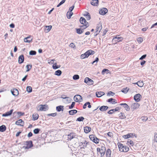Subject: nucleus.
Instances as JSON below:
<instances>
[{
  "label": "nucleus",
  "instance_id": "nucleus-40",
  "mask_svg": "<svg viewBox=\"0 0 157 157\" xmlns=\"http://www.w3.org/2000/svg\"><path fill=\"white\" fill-rule=\"evenodd\" d=\"M45 30L47 31V32H49L52 29V26L51 25L46 26H45Z\"/></svg>",
  "mask_w": 157,
  "mask_h": 157
},
{
  "label": "nucleus",
  "instance_id": "nucleus-27",
  "mask_svg": "<svg viewBox=\"0 0 157 157\" xmlns=\"http://www.w3.org/2000/svg\"><path fill=\"white\" fill-rule=\"evenodd\" d=\"M111 151L109 149H108L106 152V157H111Z\"/></svg>",
  "mask_w": 157,
  "mask_h": 157
},
{
  "label": "nucleus",
  "instance_id": "nucleus-32",
  "mask_svg": "<svg viewBox=\"0 0 157 157\" xmlns=\"http://www.w3.org/2000/svg\"><path fill=\"white\" fill-rule=\"evenodd\" d=\"M77 112V111L75 109L71 110H70L69 111V114L70 115H74V114H75Z\"/></svg>",
  "mask_w": 157,
  "mask_h": 157
},
{
  "label": "nucleus",
  "instance_id": "nucleus-5",
  "mask_svg": "<svg viewBox=\"0 0 157 157\" xmlns=\"http://www.w3.org/2000/svg\"><path fill=\"white\" fill-rule=\"evenodd\" d=\"M74 100L76 102H80L82 101V97L79 94H76L74 96Z\"/></svg>",
  "mask_w": 157,
  "mask_h": 157
},
{
  "label": "nucleus",
  "instance_id": "nucleus-25",
  "mask_svg": "<svg viewBox=\"0 0 157 157\" xmlns=\"http://www.w3.org/2000/svg\"><path fill=\"white\" fill-rule=\"evenodd\" d=\"M96 96L97 97L100 98L105 94V93L103 92H96Z\"/></svg>",
  "mask_w": 157,
  "mask_h": 157
},
{
  "label": "nucleus",
  "instance_id": "nucleus-16",
  "mask_svg": "<svg viewBox=\"0 0 157 157\" xmlns=\"http://www.w3.org/2000/svg\"><path fill=\"white\" fill-rule=\"evenodd\" d=\"M24 61V56L23 55H21L19 56L18 57V62L19 64L22 63Z\"/></svg>",
  "mask_w": 157,
  "mask_h": 157
},
{
  "label": "nucleus",
  "instance_id": "nucleus-38",
  "mask_svg": "<svg viewBox=\"0 0 157 157\" xmlns=\"http://www.w3.org/2000/svg\"><path fill=\"white\" fill-rule=\"evenodd\" d=\"M30 38V37H28L26 38H25L24 39V41L26 43H30L32 41V39H31L30 40H28V39Z\"/></svg>",
  "mask_w": 157,
  "mask_h": 157
},
{
  "label": "nucleus",
  "instance_id": "nucleus-41",
  "mask_svg": "<svg viewBox=\"0 0 157 157\" xmlns=\"http://www.w3.org/2000/svg\"><path fill=\"white\" fill-rule=\"evenodd\" d=\"M40 131V129L39 128H35L33 130V132L35 134H37L39 133Z\"/></svg>",
  "mask_w": 157,
  "mask_h": 157
},
{
  "label": "nucleus",
  "instance_id": "nucleus-62",
  "mask_svg": "<svg viewBox=\"0 0 157 157\" xmlns=\"http://www.w3.org/2000/svg\"><path fill=\"white\" fill-rule=\"evenodd\" d=\"M75 7L74 5H73L71 7H70L69 9V10L70 12H72V11L74 9Z\"/></svg>",
  "mask_w": 157,
  "mask_h": 157
},
{
  "label": "nucleus",
  "instance_id": "nucleus-48",
  "mask_svg": "<svg viewBox=\"0 0 157 157\" xmlns=\"http://www.w3.org/2000/svg\"><path fill=\"white\" fill-rule=\"evenodd\" d=\"M84 119V118L83 117H80L77 119L76 121H82Z\"/></svg>",
  "mask_w": 157,
  "mask_h": 157
},
{
  "label": "nucleus",
  "instance_id": "nucleus-10",
  "mask_svg": "<svg viewBox=\"0 0 157 157\" xmlns=\"http://www.w3.org/2000/svg\"><path fill=\"white\" fill-rule=\"evenodd\" d=\"M76 136L77 135L76 133L74 132H71L68 135V138L70 140H71L73 138H76Z\"/></svg>",
  "mask_w": 157,
  "mask_h": 157
},
{
  "label": "nucleus",
  "instance_id": "nucleus-1",
  "mask_svg": "<svg viewBox=\"0 0 157 157\" xmlns=\"http://www.w3.org/2000/svg\"><path fill=\"white\" fill-rule=\"evenodd\" d=\"M118 147L119 151L121 152H127L129 150L128 147L126 146H124V145L121 144L120 145H118Z\"/></svg>",
  "mask_w": 157,
  "mask_h": 157
},
{
  "label": "nucleus",
  "instance_id": "nucleus-55",
  "mask_svg": "<svg viewBox=\"0 0 157 157\" xmlns=\"http://www.w3.org/2000/svg\"><path fill=\"white\" fill-rule=\"evenodd\" d=\"M66 0H62L57 6V7H59L63 4L65 2Z\"/></svg>",
  "mask_w": 157,
  "mask_h": 157
},
{
  "label": "nucleus",
  "instance_id": "nucleus-24",
  "mask_svg": "<svg viewBox=\"0 0 157 157\" xmlns=\"http://www.w3.org/2000/svg\"><path fill=\"white\" fill-rule=\"evenodd\" d=\"M80 21L81 24L83 25H86V24H87V22L86 20L82 17L80 18Z\"/></svg>",
  "mask_w": 157,
  "mask_h": 157
},
{
  "label": "nucleus",
  "instance_id": "nucleus-13",
  "mask_svg": "<svg viewBox=\"0 0 157 157\" xmlns=\"http://www.w3.org/2000/svg\"><path fill=\"white\" fill-rule=\"evenodd\" d=\"M140 105L138 103L136 102L132 104L131 105V108L133 110L135 109H138L139 106Z\"/></svg>",
  "mask_w": 157,
  "mask_h": 157
},
{
  "label": "nucleus",
  "instance_id": "nucleus-46",
  "mask_svg": "<svg viewBox=\"0 0 157 157\" xmlns=\"http://www.w3.org/2000/svg\"><path fill=\"white\" fill-rule=\"evenodd\" d=\"M137 41L139 43H141L143 41V39L142 37H139L137 39Z\"/></svg>",
  "mask_w": 157,
  "mask_h": 157
},
{
  "label": "nucleus",
  "instance_id": "nucleus-20",
  "mask_svg": "<svg viewBox=\"0 0 157 157\" xmlns=\"http://www.w3.org/2000/svg\"><path fill=\"white\" fill-rule=\"evenodd\" d=\"M98 0H92L91 2V4L94 6H97L98 4Z\"/></svg>",
  "mask_w": 157,
  "mask_h": 157
},
{
  "label": "nucleus",
  "instance_id": "nucleus-23",
  "mask_svg": "<svg viewBox=\"0 0 157 157\" xmlns=\"http://www.w3.org/2000/svg\"><path fill=\"white\" fill-rule=\"evenodd\" d=\"M123 39V38L120 37H115L113 38V40H114L116 42H119L122 41Z\"/></svg>",
  "mask_w": 157,
  "mask_h": 157
},
{
  "label": "nucleus",
  "instance_id": "nucleus-30",
  "mask_svg": "<svg viewBox=\"0 0 157 157\" xmlns=\"http://www.w3.org/2000/svg\"><path fill=\"white\" fill-rule=\"evenodd\" d=\"M63 106L62 105H59L56 107V110L58 112H60L61 111H63Z\"/></svg>",
  "mask_w": 157,
  "mask_h": 157
},
{
  "label": "nucleus",
  "instance_id": "nucleus-56",
  "mask_svg": "<svg viewBox=\"0 0 157 157\" xmlns=\"http://www.w3.org/2000/svg\"><path fill=\"white\" fill-rule=\"evenodd\" d=\"M75 104V102H73L72 103L71 105L69 106V108L70 109H72L73 108V107H74Z\"/></svg>",
  "mask_w": 157,
  "mask_h": 157
},
{
  "label": "nucleus",
  "instance_id": "nucleus-63",
  "mask_svg": "<svg viewBox=\"0 0 157 157\" xmlns=\"http://www.w3.org/2000/svg\"><path fill=\"white\" fill-rule=\"evenodd\" d=\"M146 56V55H144L142 56L140 58V60H142L144 59Z\"/></svg>",
  "mask_w": 157,
  "mask_h": 157
},
{
  "label": "nucleus",
  "instance_id": "nucleus-54",
  "mask_svg": "<svg viewBox=\"0 0 157 157\" xmlns=\"http://www.w3.org/2000/svg\"><path fill=\"white\" fill-rule=\"evenodd\" d=\"M57 113H52L50 114H47V116H51L53 117H54L56 116L57 115Z\"/></svg>",
  "mask_w": 157,
  "mask_h": 157
},
{
  "label": "nucleus",
  "instance_id": "nucleus-3",
  "mask_svg": "<svg viewBox=\"0 0 157 157\" xmlns=\"http://www.w3.org/2000/svg\"><path fill=\"white\" fill-rule=\"evenodd\" d=\"M89 138L90 140L95 144H98L99 142V140L93 134L90 135L89 136Z\"/></svg>",
  "mask_w": 157,
  "mask_h": 157
},
{
  "label": "nucleus",
  "instance_id": "nucleus-36",
  "mask_svg": "<svg viewBox=\"0 0 157 157\" xmlns=\"http://www.w3.org/2000/svg\"><path fill=\"white\" fill-rule=\"evenodd\" d=\"M76 33L78 34H81L83 32V30H82L81 29H76Z\"/></svg>",
  "mask_w": 157,
  "mask_h": 157
},
{
  "label": "nucleus",
  "instance_id": "nucleus-14",
  "mask_svg": "<svg viewBox=\"0 0 157 157\" xmlns=\"http://www.w3.org/2000/svg\"><path fill=\"white\" fill-rule=\"evenodd\" d=\"M13 109H11L9 111L5 113L2 114V116L3 117H6L9 116L11 115L13 111Z\"/></svg>",
  "mask_w": 157,
  "mask_h": 157
},
{
  "label": "nucleus",
  "instance_id": "nucleus-52",
  "mask_svg": "<svg viewBox=\"0 0 157 157\" xmlns=\"http://www.w3.org/2000/svg\"><path fill=\"white\" fill-rule=\"evenodd\" d=\"M115 93H113L112 91H109L107 93V96H113L115 94Z\"/></svg>",
  "mask_w": 157,
  "mask_h": 157
},
{
  "label": "nucleus",
  "instance_id": "nucleus-28",
  "mask_svg": "<svg viewBox=\"0 0 157 157\" xmlns=\"http://www.w3.org/2000/svg\"><path fill=\"white\" fill-rule=\"evenodd\" d=\"M107 101L112 104H115L117 103V102L115 101V99L112 98L108 99Z\"/></svg>",
  "mask_w": 157,
  "mask_h": 157
},
{
  "label": "nucleus",
  "instance_id": "nucleus-15",
  "mask_svg": "<svg viewBox=\"0 0 157 157\" xmlns=\"http://www.w3.org/2000/svg\"><path fill=\"white\" fill-rule=\"evenodd\" d=\"M134 136L136 137H137L136 135L134 134ZM123 137L125 139H128L129 137H133V133H129L127 135H124L123 136Z\"/></svg>",
  "mask_w": 157,
  "mask_h": 157
},
{
  "label": "nucleus",
  "instance_id": "nucleus-34",
  "mask_svg": "<svg viewBox=\"0 0 157 157\" xmlns=\"http://www.w3.org/2000/svg\"><path fill=\"white\" fill-rule=\"evenodd\" d=\"M129 89L128 88L126 87L122 89L121 91L124 94H126L129 90Z\"/></svg>",
  "mask_w": 157,
  "mask_h": 157
},
{
  "label": "nucleus",
  "instance_id": "nucleus-29",
  "mask_svg": "<svg viewBox=\"0 0 157 157\" xmlns=\"http://www.w3.org/2000/svg\"><path fill=\"white\" fill-rule=\"evenodd\" d=\"M32 117L33 118V121L37 120L39 117V115L37 113H34L32 115Z\"/></svg>",
  "mask_w": 157,
  "mask_h": 157
},
{
  "label": "nucleus",
  "instance_id": "nucleus-43",
  "mask_svg": "<svg viewBox=\"0 0 157 157\" xmlns=\"http://www.w3.org/2000/svg\"><path fill=\"white\" fill-rule=\"evenodd\" d=\"M26 90L29 93H30L32 91V88L30 86H28L26 88Z\"/></svg>",
  "mask_w": 157,
  "mask_h": 157
},
{
  "label": "nucleus",
  "instance_id": "nucleus-18",
  "mask_svg": "<svg viewBox=\"0 0 157 157\" xmlns=\"http://www.w3.org/2000/svg\"><path fill=\"white\" fill-rule=\"evenodd\" d=\"M88 144V142L85 141L84 142H80L79 143V145L80 146H83L82 147H81V148L84 149L87 146V144Z\"/></svg>",
  "mask_w": 157,
  "mask_h": 157
},
{
  "label": "nucleus",
  "instance_id": "nucleus-45",
  "mask_svg": "<svg viewBox=\"0 0 157 157\" xmlns=\"http://www.w3.org/2000/svg\"><path fill=\"white\" fill-rule=\"evenodd\" d=\"M123 107L125 108L127 111H129V110L130 108L127 104H125L123 106Z\"/></svg>",
  "mask_w": 157,
  "mask_h": 157
},
{
  "label": "nucleus",
  "instance_id": "nucleus-53",
  "mask_svg": "<svg viewBox=\"0 0 157 157\" xmlns=\"http://www.w3.org/2000/svg\"><path fill=\"white\" fill-rule=\"evenodd\" d=\"M108 71H109V70L108 69H104L102 70L101 73H102V74L104 75V74H105V73L107 74L108 73Z\"/></svg>",
  "mask_w": 157,
  "mask_h": 157
},
{
  "label": "nucleus",
  "instance_id": "nucleus-44",
  "mask_svg": "<svg viewBox=\"0 0 157 157\" xmlns=\"http://www.w3.org/2000/svg\"><path fill=\"white\" fill-rule=\"evenodd\" d=\"M89 26V25L88 24V22H87V24H86V25H82L81 26V27L82 28L83 30V29H85L87 28V27H88Z\"/></svg>",
  "mask_w": 157,
  "mask_h": 157
},
{
  "label": "nucleus",
  "instance_id": "nucleus-8",
  "mask_svg": "<svg viewBox=\"0 0 157 157\" xmlns=\"http://www.w3.org/2000/svg\"><path fill=\"white\" fill-rule=\"evenodd\" d=\"M11 92L12 95L15 96H17L19 94L18 90L16 88H14L13 90H11Z\"/></svg>",
  "mask_w": 157,
  "mask_h": 157
},
{
  "label": "nucleus",
  "instance_id": "nucleus-26",
  "mask_svg": "<svg viewBox=\"0 0 157 157\" xmlns=\"http://www.w3.org/2000/svg\"><path fill=\"white\" fill-rule=\"evenodd\" d=\"M91 130V127L88 126H86L84 128V132L86 133H88L90 132Z\"/></svg>",
  "mask_w": 157,
  "mask_h": 157
},
{
  "label": "nucleus",
  "instance_id": "nucleus-35",
  "mask_svg": "<svg viewBox=\"0 0 157 157\" xmlns=\"http://www.w3.org/2000/svg\"><path fill=\"white\" fill-rule=\"evenodd\" d=\"M61 71L59 70L56 71L55 73V75L58 76H60L61 75Z\"/></svg>",
  "mask_w": 157,
  "mask_h": 157
},
{
  "label": "nucleus",
  "instance_id": "nucleus-51",
  "mask_svg": "<svg viewBox=\"0 0 157 157\" xmlns=\"http://www.w3.org/2000/svg\"><path fill=\"white\" fill-rule=\"evenodd\" d=\"M141 119L143 121H146L148 119L147 117L146 116H143L141 117Z\"/></svg>",
  "mask_w": 157,
  "mask_h": 157
},
{
  "label": "nucleus",
  "instance_id": "nucleus-12",
  "mask_svg": "<svg viewBox=\"0 0 157 157\" xmlns=\"http://www.w3.org/2000/svg\"><path fill=\"white\" fill-rule=\"evenodd\" d=\"M105 147L104 146H101V151L100 153L101 154V157L103 156L105 154Z\"/></svg>",
  "mask_w": 157,
  "mask_h": 157
},
{
  "label": "nucleus",
  "instance_id": "nucleus-64",
  "mask_svg": "<svg viewBox=\"0 0 157 157\" xmlns=\"http://www.w3.org/2000/svg\"><path fill=\"white\" fill-rule=\"evenodd\" d=\"M28 77V75H26L22 79V80L23 81H25L26 80V79L27 78V77Z\"/></svg>",
  "mask_w": 157,
  "mask_h": 157
},
{
  "label": "nucleus",
  "instance_id": "nucleus-21",
  "mask_svg": "<svg viewBox=\"0 0 157 157\" xmlns=\"http://www.w3.org/2000/svg\"><path fill=\"white\" fill-rule=\"evenodd\" d=\"M95 53V52L92 50H89L86 52V54L87 55L88 57L90 55H93Z\"/></svg>",
  "mask_w": 157,
  "mask_h": 157
},
{
  "label": "nucleus",
  "instance_id": "nucleus-33",
  "mask_svg": "<svg viewBox=\"0 0 157 157\" xmlns=\"http://www.w3.org/2000/svg\"><path fill=\"white\" fill-rule=\"evenodd\" d=\"M119 117L121 119H124L126 118V117L124 114L122 113H121L119 114Z\"/></svg>",
  "mask_w": 157,
  "mask_h": 157
},
{
  "label": "nucleus",
  "instance_id": "nucleus-17",
  "mask_svg": "<svg viewBox=\"0 0 157 157\" xmlns=\"http://www.w3.org/2000/svg\"><path fill=\"white\" fill-rule=\"evenodd\" d=\"M24 124V121L21 119H19L15 122V124L20 126H23Z\"/></svg>",
  "mask_w": 157,
  "mask_h": 157
},
{
  "label": "nucleus",
  "instance_id": "nucleus-47",
  "mask_svg": "<svg viewBox=\"0 0 157 157\" xmlns=\"http://www.w3.org/2000/svg\"><path fill=\"white\" fill-rule=\"evenodd\" d=\"M79 78V76L78 75H74L73 77V78L74 80L78 79Z\"/></svg>",
  "mask_w": 157,
  "mask_h": 157
},
{
  "label": "nucleus",
  "instance_id": "nucleus-59",
  "mask_svg": "<svg viewBox=\"0 0 157 157\" xmlns=\"http://www.w3.org/2000/svg\"><path fill=\"white\" fill-rule=\"evenodd\" d=\"M87 14L88 15L86 17V18L87 20H89L90 19V16L89 13H87Z\"/></svg>",
  "mask_w": 157,
  "mask_h": 157
},
{
  "label": "nucleus",
  "instance_id": "nucleus-60",
  "mask_svg": "<svg viewBox=\"0 0 157 157\" xmlns=\"http://www.w3.org/2000/svg\"><path fill=\"white\" fill-rule=\"evenodd\" d=\"M154 140L155 141L157 142V133L156 132L154 134Z\"/></svg>",
  "mask_w": 157,
  "mask_h": 157
},
{
  "label": "nucleus",
  "instance_id": "nucleus-37",
  "mask_svg": "<svg viewBox=\"0 0 157 157\" xmlns=\"http://www.w3.org/2000/svg\"><path fill=\"white\" fill-rule=\"evenodd\" d=\"M73 13L72 12H70L69 13V12H67V18L68 19H70L71 18V16H72Z\"/></svg>",
  "mask_w": 157,
  "mask_h": 157
},
{
  "label": "nucleus",
  "instance_id": "nucleus-49",
  "mask_svg": "<svg viewBox=\"0 0 157 157\" xmlns=\"http://www.w3.org/2000/svg\"><path fill=\"white\" fill-rule=\"evenodd\" d=\"M138 86L140 87H142L144 85V83L142 81H138Z\"/></svg>",
  "mask_w": 157,
  "mask_h": 157
},
{
  "label": "nucleus",
  "instance_id": "nucleus-42",
  "mask_svg": "<svg viewBox=\"0 0 157 157\" xmlns=\"http://www.w3.org/2000/svg\"><path fill=\"white\" fill-rule=\"evenodd\" d=\"M26 67L27 69V70L26 71H29L31 69L32 67V65H27L26 66Z\"/></svg>",
  "mask_w": 157,
  "mask_h": 157
},
{
  "label": "nucleus",
  "instance_id": "nucleus-50",
  "mask_svg": "<svg viewBox=\"0 0 157 157\" xmlns=\"http://www.w3.org/2000/svg\"><path fill=\"white\" fill-rule=\"evenodd\" d=\"M29 54L30 55H35L36 54V52L35 51L31 50L30 51Z\"/></svg>",
  "mask_w": 157,
  "mask_h": 157
},
{
  "label": "nucleus",
  "instance_id": "nucleus-4",
  "mask_svg": "<svg viewBox=\"0 0 157 157\" xmlns=\"http://www.w3.org/2000/svg\"><path fill=\"white\" fill-rule=\"evenodd\" d=\"M84 82L89 85H92L94 84V81L88 77H86L85 78Z\"/></svg>",
  "mask_w": 157,
  "mask_h": 157
},
{
  "label": "nucleus",
  "instance_id": "nucleus-57",
  "mask_svg": "<svg viewBox=\"0 0 157 157\" xmlns=\"http://www.w3.org/2000/svg\"><path fill=\"white\" fill-rule=\"evenodd\" d=\"M107 135L109 137H110V138H112L113 137V134L111 132H109L107 133Z\"/></svg>",
  "mask_w": 157,
  "mask_h": 157
},
{
  "label": "nucleus",
  "instance_id": "nucleus-2",
  "mask_svg": "<svg viewBox=\"0 0 157 157\" xmlns=\"http://www.w3.org/2000/svg\"><path fill=\"white\" fill-rule=\"evenodd\" d=\"M33 146V142L32 141H27L25 142V146L23 147V148L25 149H28Z\"/></svg>",
  "mask_w": 157,
  "mask_h": 157
},
{
  "label": "nucleus",
  "instance_id": "nucleus-11",
  "mask_svg": "<svg viewBox=\"0 0 157 157\" xmlns=\"http://www.w3.org/2000/svg\"><path fill=\"white\" fill-rule=\"evenodd\" d=\"M102 28V25L101 24L99 23L96 26V31L97 33H100Z\"/></svg>",
  "mask_w": 157,
  "mask_h": 157
},
{
  "label": "nucleus",
  "instance_id": "nucleus-22",
  "mask_svg": "<svg viewBox=\"0 0 157 157\" xmlns=\"http://www.w3.org/2000/svg\"><path fill=\"white\" fill-rule=\"evenodd\" d=\"M109 107L107 106L103 105L99 108V110L101 111H104L107 110Z\"/></svg>",
  "mask_w": 157,
  "mask_h": 157
},
{
  "label": "nucleus",
  "instance_id": "nucleus-31",
  "mask_svg": "<svg viewBox=\"0 0 157 157\" xmlns=\"http://www.w3.org/2000/svg\"><path fill=\"white\" fill-rule=\"evenodd\" d=\"M6 126L4 125H3L1 126H0V131L1 132H4L6 131Z\"/></svg>",
  "mask_w": 157,
  "mask_h": 157
},
{
  "label": "nucleus",
  "instance_id": "nucleus-58",
  "mask_svg": "<svg viewBox=\"0 0 157 157\" xmlns=\"http://www.w3.org/2000/svg\"><path fill=\"white\" fill-rule=\"evenodd\" d=\"M17 114L19 116H23L24 114V113H22L21 112H18L17 113Z\"/></svg>",
  "mask_w": 157,
  "mask_h": 157
},
{
  "label": "nucleus",
  "instance_id": "nucleus-61",
  "mask_svg": "<svg viewBox=\"0 0 157 157\" xmlns=\"http://www.w3.org/2000/svg\"><path fill=\"white\" fill-rule=\"evenodd\" d=\"M99 60V59L98 57H96V59H95V60L92 63V64H93L95 62H98V61Z\"/></svg>",
  "mask_w": 157,
  "mask_h": 157
},
{
  "label": "nucleus",
  "instance_id": "nucleus-9",
  "mask_svg": "<svg viewBox=\"0 0 157 157\" xmlns=\"http://www.w3.org/2000/svg\"><path fill=\"white\" fill-rule=\"evenodd\" d=\"M141 95L139 94H136L134 97V100L136 102H139L140 101L141 98Z\"/></svg>",
  "mask_w": 157,
  "mask_h": 157
},
{
  "label": "nucleus",
  "instance_id": "nucleus-7",
  "mask_svg": "<svg viewBox=\"0 0 157 157\" xmlns=\"http://www.w3.org/2000/svg\"><path fill=\"white\" fill-rule=\"evenodd\" d=\"M107 9L105 8H103L99 10V13L101 15L105 14L108 12Z\"/></svg>",
  "mask_w": 157,
  "mask_h": 157
},
{
  "label": "nucleus",
  "instance_id": "nucleus-19",
  "mask_svg": "<svg viewBox=\"0 0 157 157\" xmlns=\"http://www.w3.org/2000/svg\"><path fill=\"white\" fill-rule=\"evenodd\" d=\"M120 108L119 107H116L115 109H112L108 112L107 113L108 114H112L113 113L117 111L118 110L120 109Z\"/></svg>",
  "mask_w": 157,
  "mask_h": 157
},
{
  "label": "nucleus",
  "instance_id": "nucleus-6",
  "mask_svg": "<svg viewBox=\"0 0 157 157\" xmlns=\"http://www.w3.org/2000/svg\"><path fill=\"white\" fill-rule=\"evenodd\" d=\"M41 107L39 109L40 111H45L48 110V106L47 105H40Z\"/></svg>",
  "mask_w": 157,
  "mask_h": 157
},
{
  "label": "nucleus",
  "instance_id": "nucleus-39",
  "mask_svg": "<svg viewBox=\"0 0 157 157\" xmlns=\"http://www.w3.org/2000/svg\"><path fill=\"white\" fill-rule=\"evenodd\" d=\"M60 67V65L57 66L56 63H55L52 66L53 68L54 69H56L59 68Z\"/></svg>",
  "mask_w": 157,
  "mask_h": 157
}]
</instances>
